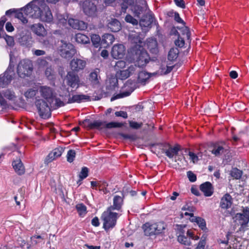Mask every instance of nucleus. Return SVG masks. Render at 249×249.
Listing matches in <instances>:
<instances>
[{
	"mask_svg": "<svg viewBox=\"0 0 249 249\" xmlns=\"http://www.w3.org/2000/svg\"><path fill=\"white\" fill-rule=\"evenodd\" d=\"M24 11L30 17L39 19L43 22L50 23L53 19L50 8L44 1L38 0L33 1L26 5Z\"/></svg>",
	"mask_w": 249,
	"mask_h": 249,
	"instance_id": "obj_1",
	"label": "nucleus"
},
{
	"mask_svg": "<svg viewBox=\"0 0 249 249\" xmlns=\"http://www.w3.org/2000/svg\"><path fill=\"white\" fill-rule=\"evenodd\" d=\"M142 7L139 9L138 6L132 8V13L134 16L140 18L142 15V18L140 19V25L142 27L150 28L152 24L155 20L153 13L148 8L147 3L146 1L142 0Z\"/></svg>",
	"mask_w": 249,
	"mask_h": 249,
	"instance_id": "obj_2",
	"label": "nucleus"
},
{
	"mask_svg": "<svg viewBox=\"0 0 249 249\" xmlns=\"http://www.w3.org/2000/svg\"><path fill=\"white\" fill-rule=\"evenodd\" d=\"M166 227V224L163 222L146 223L143 225V229L145 235H151L164 233Z\"/></svg>",
	"mask_w": 249,
	"mask_h": 249,
	"instance_id": "obj_3",
	"label": "nucleus"
},
{
	"mask_svg": "<svg viewBox=\"0 0 249 249\" xmlns=\"http://www.w3.org/2000/svg\"><path fill=\"white\" fill-rule=\"evenodd\" d=\"M111 211L107 209L101 216V218L103 221V227L105 230L113 228L116 224L118 214L112 212Z\"/></svg>",
	"mask_w": 249,
	"mask_h": 249,
	"instance_id": "obj_4",
	"label": "nucleus"
},
{
	"mask_svg": "<svg viewBox=\"0 0 249 249\" xmlns=\"http://www.w3.org/2000/svg\"><path fill=\"white\" fill-rule=\"evenodd\" d=\"M14 67V63L11 57L8 68L3 74L0 75V87L4 88L10 83L15 75Z\"/></svg>",
	"mask_w": 249,
	"mask_h": 249,
	"instance_id": "obj_5",
	"label": "nucleus"
},
{
	"mask_svg": "<svg viewBox=\"0 0 249 249\" xmlns=\"http://www.w3.org/2000/svg\"><path fill=\"white\" fill-rule=\"evenodd\" d=\"M58 52L62 57L70 58L75 54L76 50L71 43L61 40L58 47Z\"/></svg>",
	"mask_w": 249,
	"mask_h": 249,
	"instance_id": "obj_6",
	"label": "nucleus"
},
{
	"mask_svg": "<svg viewBox=\"0 0 249 249\" xmlns=\"http://www.w3.org/2000/svg\"><path fill=\"white\" fill-rule=\"evenodd\" d=\"M35 104L39 115L42 118L46 119L51 117V107H53L52 104L50 105L43 99L37 100Z\"/></svg>",
	"mask_w": 249,
	"mask_h": 249,
	"instance_id": "obj_7",
	"label": "nucleus"
},
{
	"mask_svg": "<svg viewBox=\"0 0 249 249\" xmlns=\"http://www.w3.org/2000/svg\"><path fill=\"white\" fill-rule=\"evenodd\" d=\"M233 219L237 225L240 226V229L247 227L249 222V208H244L242 213H237Z\"/></svg>",
	"mask_w": 249,
	"mask_h": 249,
	"instance_id": "obj_8",
	"label": "nucleus"
},
{
	"mask_svg": "<svg viewBox=\"0 0 249 249\" xmlns=\"http://www.w3.org/2000/svg\"><path fill=\"white\" fill-rule=\"evenodd\" d=\"M32 70V63L29 60H21L17 67V73L19 77L22 78L30 75Z\"/></svg>",
	"mask_w": 249,
	"mask_h": 249,
	"instance_id": "obj_9",
	"label": "nucleus"
},
{
	"mask_svg": "<svg viewBox=\"0 0 249 249\" xmlns=\"http://www.w3.org/2000/svg\"><path fill=\"white\" fill-rule=\"evenodd\" d=\"M65 80L67 85L71 88L77 89L79 87L80 78L78 75L74 71H68Z\"/></svg>",
	"mask_w": 249,
	"mask_h": 249,
	"instance_id": "obj_10",
	"label": "nucleus"
},
{
	"mask_svg": "<svg viewBox=\"0 0 249 249\" xmlns=\"http://www.w3.org/2000/svg\"><path fill=\"white\" fill-rule=\"evenodd\" d=\"M134 59L136 60V65L139 67H143L148 63L149 57L147 53L144 50H137L134 55Z\"/></svg>",
	"mask_w": 249,
	"mask_h": 249,
	"instance_id": "obj_11",
	"label": "nucleus"
},
{
	"mask_svg": "<svg viewBox=\"0 0 249 249\" xmlns=\"http://www.w3.org/2000/svg\"><path fill=\"white\" fill-rule=\"evenodd\" d=\"M38 90L41 97L51 105L55 97L54 92L53 89L48 86H40Z\"/></svg>",
	"mask_w": 249,
	"mask_h": 249,
	"instance_id": "obj_12",
	"label": "nucleus"
},
{
	"mask_svg": "<svg viewBox=\"0 0 249 249\" xmlns=\"http://www.w3.org/2000/svg\"><path fill=\"white\" fill-rule=\"evenodd\" d=\"M86 61L84 60L77 58L72 59L70 63V66L71 71L74 72H78L79 71L84 70L86 66Z\"/></svg>",
	"mask_w": 249,
	"mask_h": 249,
	"instance_id": "obj_13",
	"label": "nucleus"
},
{
	"mask_svg": "<svg viewBox=\"0 0 249 249\" xmlns=\"http://www.w3.org/2000/svg\"><path fill=\"white\" fill-rule=\"evenodd\" d=\"M191 238L192 239L197 240L198 239L199 237L197 236H195L193 232L191 230H188L187 231V236H185L183 233H180L178 235V240L180 243L185 246H190L191 244L190 240Z\"/></svg>",
	"mask_w": 249,
	"mask_h": 249,
	"instance_id": "obj_14",
	"label": "nucleus"
},
{
	"mask_svg": "<svg viewBox=\"0 0 249 249\" xmlns=\"http://www.w3.org/2000/svg\"><path fill=\"white\" fill-rule=\"evenodd\" d=\"M125 53V48L123 44H115L112 48L111 55L115 59L122 58Z\"/></svg>",
	"mask_w": 249,
	"mask_h": 249,
	"instance_id": "obj_15",
	"label": "nucleus"
},
{
	"mask_svg": "<svg viewBox=\"0 0 249 249\" xmlns=\"http://www.w3.org/2000/svg\"><path fill=\"white\" fill-rule=\"evenodd\" d=\"M83 10L85 14L89 16H93L95 15L96 6L90 1L86 0L83 4Z\"/></svg>",
	"mask_w": 249,
	"mask_h": 249,
	"instance_id": "obj_16",
	"label": "nucleus"
},
{
	"mask_svg": "<svg viewBox=\"0 0 249 249\" xmlns=\"http://www.w3.org/2000/svg\"><path fill=\"white\" fill-rule=\"evenodd\" d=\"M136 65H131L126 70L118 71L117 76L118 78L122 80L126 79L136 71Z\"/></svg>",
	"mask_w": 249,
	"mask_h": 249,
	"instance_id": "obj_17",
	"label": "nucleus"
},
{
	"mask_svg": "<svg viewBox=\"0 0 249 249\" xmlns=\"http://www.w3.org/2000/svg\"><path fill=\"white\" fill-rule=\"evenodd\" d=\"M232 204V198L231 196L226 193L221 198L220 207L223 209H228L231 207Z\"/></svg>",
	"mask_w": 249,
	"mask_h": 249,
	"instance_id": "obj_18",
	"label": "nucleus"
},
{
	"mask_svg": "<svg viewBox=\"0 0 249 249\" xmlns=\"http://www.w3.org/2000/svg\"><path fill=\"white\" fill-rule=\"evenodd\" d=\"M174 66H169L166 63H162L159 69L156 72L152 74L153 75H166L170 73L173 69Z\"/></svg>",
	"mask_w": 249,
	"mask_h": 249,
	"instance_id": "obj_19",
	"label": "nucleus"
},
{
	"mask_svg": "<svg viewBox=\"0 0 249 249\" xmlns=\"http://www.w3.org/2000/svg\"><path fill=\"white\" fill-rule=\"evenodd\" d=\"M226 144L224 142L217 143L214 144L212 153L216 156H219L224 153L226 150L225 147Z\"/></svg>",
	"mask_w": 249,
	"mask_h": 249,
	"instance_id": "obj_20",
	"label": "nucleus"
},
{
	"mask_svg": "<svg viewBox=\"0 0 249 249\" xmlns=\"http://www.w3.org/2000/svg\"><path fill=\"white\" fill-rule=\"evenodd\" d=\"M32 31L38 36H44L47 34L46 30L40 23L35 24L31 26Z\"/></svg>",
	"mask_w": 249,
	"mask_h": 249,
	"instance_id": "obj_21",
	"label": "nucleus"
},
{
	"mask_svg": "<svg viewBox=\"0 0 249 249\" xmlns=\"http://www.w3.org/2000/svg\"><path fill=\"white\" fill-rule=\"evenodd\" d=\"M90 97L89 96L84 94H76L70 97L68 99V103H73L75 102L80 103L84 101H89Z\"/></svg>",
	"mask_w": 249,
	"mask_h": 249,
	"instance_id": "obj_22",
	"label": "nucleus"
},
{
	"mask_svg": "<svg viewBox=\"0 0 249 249\" xmlns=\"http://www.w3.org/2000/svg\"><path fill=\"white\" fill-rule=\"evenodd\" d=\"M200 189L206 196H210L213 193V186L209 182H206L202 184L200 186Z\"/></svg>",
	"mask_w": 249,
	"mask_h": 249,
	"instance_id": "obj_23",
	"label": "nucleus"
},
{
	"mask_svg": "<svg viewBox=\"0 0 249 249\" xmlns=\"http://www.w3.org/2000/svg\"><path fill=\"white\" fill-rule=\"evenodd\" d=\"M146 46L149 51L154 54L158 52V43L155 38H148L146 41Z\"/></svg>",
	"mask_w": 249,
	"mask_h": 249,
	"instance_id": "obj_24",
	"label": "nucleus"
},
{
	"mask_svg": "<svg viewBox=\"0 0 249 249\" xmlns=\"http://www.w3.org/2000/svg\"><path fill=\"white\" fill-rule=\"evenodd\" d=\"M107 27L111 31L117 32L121 30V24L117 19L112 18L110 20H109Z\"/></svg>",
	"mask_w": 249,
	"mask_h": 249,
	"instance_id": "obj_25",
	"label": "nucleus"
},
{
	"mask_svg": "<svg viewBox=\"0 0 249 249\" xmlns=\"http://www.w3.org/2000/svg\"><path fill=\"white\" fill-rule=\"evenodd\" d=\"M62 149L55 148L51 153H50L48 156L47 157L45 160V162L49 163L55 159L61 156L62 153Z\"/></svg>",
	"mask_w": 249,
	"mask_h": 249,
	"instance_id": "obj_26",
	"label": "nucleus"
},
{
	"mask_svg": "<svg viewBox=\"0 0 249 249\" xmlns=\"http://www.w3.org/2000/svg\"><path fill=\"white\" fill-rule=\"evenodd\" d=\"M123 197L124 196H123L117 195L115 196L113 198V205L108 208V209L110 210H120L123 203Z\"/></svg>",
	"mask_w": 249,
	"mask_h": 249,
	"instance_id": "obj_27",
	"label": "nucleus"
},
{
	"mask_svg": "<svg viewBox=\"0 0 249 249\" xmlns=\"http://www.w3.org/2000/svg\"><path fill=\"white\" fill-rule=\"evenodd\" d=\"M152 73H148L145 71L140 72L138 76V82L142 85H145L150 77L153 75Z\"/></svg>",
	"mask_w": 249,
	"mask_h": 249,
	"instance_id": "obj_28",
	"label": "nucleus"
},
{
	"mask_svg": "<svg viewBox=\"0 0 249 249\" xmlns=\"http://www.w3.org/2000/svg\"><path fill=\"white\" fill-rule=\"evenodd\" d=\"M87 122H88V127L89 129H102L104 128L105 122L99 120L94 121L93 122L88 120Z\"/></svg>",
	"mask_w": 249,
	"mask_h": 249,
	"instance_id": "obj_29",
	"label": "nucleus"
},
{
	"mask_svg": "<svg viewBox=\"0 0 249 249\" xmlns=\"http://www.w3.org/2000/svg\"><path fill=\"white\" fill-rule=\"evenodd\" d=\"M179 146L177 145L172 147L171 146H169L167 149L165 150L164 152L166 155L169 158L171 159L174 156H177L179 151Z\"/></svg>",
	"mask_w": 249,
	"mask_h": 249,
	"instance_id": "obj_30",
	"label": "nucleus"
},
{
	"mask_svg": "<svg viewBox=\"0 0 249 249\" xmlns=\"http://www.w3.org/2000/svg\"><path fill=\"white\" fill-rule=\"evenodd\" d=\"M12 165L18 174L21 175L24 173V168L20 160L14 161Z\"/></svg>",
	"mask_w": 249,
	"mask_h": 249,
	"instance_id": "obj_31",
	"label": "nucleus"
},
{
	"mask_svg": "<svg viewBox=\"0 0 249 249\" xmlns=\"http://www.w3.org/2000/svg\"><path fill=\"white\" fill-rule=\"evenodd\" d=\"M114 37L112 35L106 34L102 36L101 44L109 46L114 42Z\"/></svg>",
	"mask_w": 249,
	"mask_h": 249,
	"instance_id": "obj_32",
	"label": "nucleus"
},
{
	"mask_svg": "<svg viewBox=\"0 0 249 249\" xmlns=\"http://www.w3.org/2000/svg\"><path fill=\"white\" fill-rule=\"evenodd\" d=\"M76 41L78 43L86 44L90 42V40L89 37L85 35L78 33L75 35V37Z\"/></svg>",
	"mask_w": 249,
	"mask_h": 249,
	"instance_id": "obj_33",
	"label": "nucleus"
},
{
	"mask_svg": "<svg viewBox=\"0 0 249 249\" xmlns=\"http://www.w3.org/2000/svg\"><path fill=\"white\" fill-rule=\"evenodd\" d=\"M99 70L96 69L92 71L89 75V80L93 85H96L99 83L98 74Z\"/></svg>",
	"mask_w": 249,
	"mask_h": 249,
	"instance_id": "obj_34",
	"label": "nucleus"
},
{
	"mask_svg": "<svg viewBox=\"0 0 249 249\" xmlns=\"http://www.w3.org/2000/svg\"><path fill=\"white\" fill-rule=\"evenodd\" d=\"M75 208L80 217H84L87 213V207L83 203L77 204Z\"/></svg>",
	"mask_w": 249,
	"mask_h": 249,
	"instance_id": "obj_35",
	"label": "nucleus"
},
{
	"mask_svg": "<svg viewBox=\"0 0 249 249\" xmlns=\"http://www.w3.org/2000/svg\"><path fill=\"white\" fill-rule=\"evenodd\" d=\"M180 32V36H182L183 37L186 38L187 40L190 42V36L191 33L189 31V29L188 27L183 25L182 27L178 28Z\"/></svg>",
	"mask_w": 249,
	"mask_h": 249,
	"instance_id": "obj_36",
	"label": "nucleus"
},
{
	"mask_svg": "<svg viewBox=\"0 0 249 249\" xmlns=\"http://www.w3.org/2000/svg\"><path fill=\"white\" fill-rule=\"evenodd\" d=\"M179 51L177 48H173L170 49L168 53V58L170 61H174L178 57Z\"/></svg>",
	"mask_w": 249,
	"mask_h": 249,
	"instance_id": "obj_37",
	"label": "nucleus"
},
{
	"mask_svg": "<svg viewBox=\"0 0 249 249\" xmlns=\"http://www.w3.org/2000/svg\"><path fill=\"white\" fill-rule=\"evenodd\" d=\"M192 221L196 222L202 230H204L206 229V222L203 218L200 217H194Z\"/></svg>",
	"mask_w": 249,
	"mask_h": 249,
	"instance_id": "obj_38",
	"label": "nucleus"
},
{
	"mask_svg": "<svg viewBox=\"0 0 249 249\" xmlns=\"http://www.w3.org/2000/svg\"><path fill=\"white\" fill-rule=\"evenodd\" d=\"M124 125V124L122 123L112 122L108 123H106L104 124V128H120Z\"/></svg>",
	"mask_w": 249,
	"mask_h": 249,
	"instance_id": "obj_39",
	"label": "nucleus"
},
{
	"mask_svg": "<svg viewBox=\"0 0 249 249\" xmlns=\"http://www.w3.org/2000/svg\"><path fill=\"white\" fill-rule=\"evenodd\" d=\"M101 40L100 36L98 35H92L91 36V40L92 43L93 45L95 48H98L100 44V42L101 43Z\"/></svg>",
	"mask_w": 249,
	"mask_h": 249,
	"instance_id": "obj_40",
	"label": "nucleus"
},
{
	"mask_svg": "<svg viewBox=\"0 0 249 249\" xmlns=\"http://www.w3.org/2000/svg\"><path fill=\"white\" fill-rule=\"evenodd\" d=\"M230 175L235 179H240L242 175V171L236 168H234L231 170Z\"/></svg>",
	"mask_w": 249,
	"mask_h": 249,
	"instance_id": "obj_41",
	"label": "nucleus"
},
{
	"mask_svg": "<svg viewBox=\"0 0 249 249\" xmlns=\"http://www.w3.org/2000/svg\"><path fill=\"white\" fill-rule=\"evenodd\" d=\"M31 241L33 245H35L40 243L43 239V237L40 235H34L31 237Z\"/></svg>",
	"mask_w": 249,
	"mask_h": 249,
	"instance_id": "obj_42",
	"label": "nucleus"
},
{
	"mask_svg": "<svg viewBox=\"0 0 249 249\" xmlns=\"http://www.w3.org/2000/svg\"><path fill=\"white\" fill-rule=\"evenodd\" d=\"M185 39H186L185 37H181L180 35L179 34L178 39L175 41L176 45L180 48L183 47L185 44L184 40Z\"/></svg>",
	"mask_w": 249,
	"mask_h": 249,
	"instance_id": "obj_43",
	"label": "nucleus"
},
{
	"mask_svg": "<svg viewBox=\"0 0 249 249\" xmlns=\"http://www.w3.org/2000/svg\"><path fill=\"white\" fill-rule=\"evenodd\" d=\"M75 155L76 153L74 150H69L67 155V161L69 162H72L75 157Z\"/></svg>",
	"mask_w": 249,
	"mask_h": 249,
	"instance_id": "obj_44",
	"label": "nucleus"
},
{
	"mask_svg": "<svg viewBox=\"0 0 249 249\" xmlns=\"http://www.w3.org/2000/svg\"><path fill=\"white\" fill-rule=\"evenodd\" d=\"M89 169L86 167H83L79 175V178L81 180L86 178L88 176Z\"/></svg>",
	"mask_w": 249,
	"mask_h": 249,
	"instance_id": "obj_45",
	"label": "nucleus"
},
{
	"mask_svg": "<svg viewBox=\"0 0 249 249\" xmlns=\"http://www.w3.org/2000/svg\"><path fill=\"white\" fill-rule=\"evenodd\" d=\"M126 62L124 60H119L116 62L115 65V69L116 71H119L125 67Z\"/></svg>",
	"mask_w": 249,
	"mask_h": 249,
	"instance_id": "obj_46",
	"label": "nucleus"
},
{
	"mask_svg": "<svg viewBox=\"0 0 249 249\" xmlns=\"http://www.w3.org/2000/svg\"><path fill=\"white\" fill-rule=\"evenodd\" d=\"M125 20L127 22L131 23L134 25H137L138 23V20L129 14H128L126 16L125 18Z\"/></svg>",
	"mask_w": 249,
	"mask_h": 249,
	"instance_id": "obj_47",
	"label": "nucleus"
},
{
	"mask_svg": "<svg viewBox=\"0 0 249 249\" xmlns=\"http://www.w3.org/2000/svg\"><path fill=\"white\" fill-rule=\"evenodd\" d=\"M36 90L30 89H28L26 92H25L24 95L27 98H32L36 95Z\"/></svg>",
	"mask_w": 249,
	"mask_h": 249,
	"instance_id": "obj_48",
	"label": "nucleus"
},
{
	"mask_svg": "<svg viewBox=\"0 0 249 249\" xmlns=\"http://www.w3.org/2000/svg\"><path fill=\"white\" fill-rule=\"evenodd\" d=\"M4 96L9 100H12L15 97L14 92L9 90H6L3 93Z\"/></svg>",
	"mask_w": 249,
	"mask_h": 249,
	"instance_id": "obj_49",
	"label": "nucleus"
},
{
	"mask_svg": "<svg viewBox=\"0 0 249 249\" xmlns=\"http://www.w3.org/2000/svg\"><path fill=\"white\" fill-rule=\"evenodd\" d=\"M120 135L123 139H128L131 141H134L137 138L136 136L135 135L121 133Z\"/></svg>",
	"mask_w": 249,
	"mask_h": 249,
	"instance_id": "obj_50",
	"label": "nucleus"
},
{
	"mask_svg": "<svg viewBox=\"0 0 249 249\" xmlns=\"http://www.w3.org/2000/svg\"><path fill=\"white\" fill-rule=\"evenodd\" d=\"M129 124L130 127L136 129L141 128L143 124L142 123H138L132 121H129Z\"/></svg>",
	"mask_w": 249,
	"mask_h": 249,
	"instance_id": "obj_51",
	"label": "nucleus"
},
{
	"mask_svg": "<svg viewBox=\"0 0 249 249\" xmlns=\"http://www.w3.org/2000/svg\"><path fill=\"white\" fill-rule=\"evenodd\" d=\"M131 92L132 91H131V92L127 91V92H123L120 93V94H117L116 96L112 97L111 99V101H113L116 99L128 96L130 94Z\"/></svg>",
	"mask_w": 249,
	"mask_h": 249,
	"instance_id": "obj_52",
	"label": "nucleus"
},
{
	"mask_svg": "<svg viewBox=\"0 0 249 249\" xmlns=\"http://www.w3.org/2000/svg\"><path fill=\"white\" fill-rule=\"evenodd\" d=\"M78 20L77 19L70 18L68 20V23L72 28L76 29Z\"/></svg>",
	"mask_w": 249,
	"mask_h": 249,
	"instance_id": "obj_53",
	"label": "nucleus"
},
{
	"mask_svg": "<svg viewBox=\"0 0 249 249\" xmlns=\"http://www.w3.org/2000/svg\"><path fill=\"white\" fill-rule=\"evenodd\" d=\"M77 28L76 29L77 30H84L87 28V24L86 23L83 21L81 20H78L77 25H76Z\"/></svg>",
	"mask_w": 249,
	"mask_h": 249,
	"instance_id": "obj_54",
	"label": "nucleus"
},
{
	"mask_svg": "<svg viewBox=\"0 0 249 249\" xmlns=\"http://www.w3.org/2000/svg\"><path fill=\"white\" fill-rule=\"evenodd\" d=\"M5 39L8 46H13L14 45V40L12 36L7 35L5 38Z\"/></svg>",
	"mask_w": 249,
	"mask_h": 249,
	"instance_id": "obj_55",
	"label": "nucleus"
},
{
	"mask_svg": "<svg viewBox=\"0 0 249 249\" xmlns=\"http://www.w3.org/2000/svg\"><path fill=\"white\" fill-rule=\"evenodd\" d=\"M187 177L191 182H195L196 180V177L192 171L187 172Z\"/></svg>",
	"mask_w": 249,
	"mask_h": 249,
	"instance_id": "obj_56",
	"label": "nucleus"
},
{
	"mask_svg": "<svg viewBox=\"0 0 249 249\" xmlns=\"http://www.w3.org/2000/svg\"><path fill=\"white\" fill-rule=\"evenodd\" d=\"M115 115L116 117H122L124 119H127L128 117L127 112L124 111H116Z\"/></svg>",
	"mask_w": 249,
	"mask_h": 249,
	"instance_id": "obj_57",
	"label": "nucleus"
},
{
	"mask_svg": "<svg viewBox=\"0 0 249 249\" xmlns=\"http://www.w3.org/2000/svg\"><path fill=\"white\" fill-rule=\"evenodd\" d=\"M176 5L180 8L184 9L185 8V3L183 0H174Z\"/></svg>",
	"mask_w": 249,
	"mask_h": 249,
	"instance_id": "obj_58",
	"label": "nucleus"
},
{
	"mask_svg": "<svg viewBox=\"0 0 249 249\" xmlns=\"http://www.w3.org/2000/svg\"><path fill=\"white\" fill-rule=\"evenodd\" d=\"M53 101L55 102L54 104L56 107H59L65 105L64 103L59 98L54 97Z\"/></svg>",
	"mask_w": 249,
	"mask_h": 249,
	"instance_id": "obj_59",
	"label": "nucleus"
},
{
	"mask_svg": "<svg viewBox=\"0 0 249 249\" xmlns=\"http://www.w3.org/2000/svg\"><path fill=\"white\" fill-rule=\"evenodd\" d=\"M174 20L178 23H181L183 25L185 24V22L182 19V18L180 17L179 14L177 12L175 13V15L174 16Z\"/></svg>",
	"mask_w": 249,
	"mask_h": 249,
	"instance_id": "obj_60",
	"label": "nucleus"
},
{
	"mask_svg": "<svg viewBox=\"0 0 249 249\" xmlns=\"http://www.w3.org/2000/svg\"><path fill=\"white\" fill-rule=\"evenodd\" d=\"M189 155L190 156V159L194 163H195L198 161V157L193 152H189Z\"/></svg>",
	"mask_w": 249,
	"mask_h": 249,
	"instance_id": "obj_61",
	"label": "nucleus"
},
{
	"mask_svg": "<svg viewBox=\"0 0 249 249\" xmlns=\"http://www.w3.org/2000/svg\"><path fill=\"white\" fill-rule=\"evenodd\" d=\"M5 28H6V30H7V31L9 32H12L14 30V28L13 27V25L9 22H8L6 23V25H5Z\"/></svg>",
	"mask_w": 249,
	"mask_h": 249,
	"instance_id": "obj_62",
	"label": "nucleus"
},
{
	"mask_svg": "<svg viewBox=\"0 0 249 249\" xmlns=\"http://www.w3.org/2000/svg\"><path fill=\"white\" fill-rule=\"evenodd\" d=\"M91 224L95 227H98L100 224L98 218L97 217H94L91 220Z\"/></svg>",
	"mask_w": 249,
	"mask_h": 249,
	"instance_id": "obj_63",
	"label": "nucleus"
},
{
	"mask_svg": "<svg viewBox=\"0 0 249 249\" xmlns=\"http://www.w3.org/2000/svg\"><path fill=\"white\" fill-rule=\"evenodd\" d=\"M205 242L204 240L200 241L198 243V246L195 249H204Z\"/></svg>",
	"mask_w": 249,
	"mask_h": 249,
	"instance_id": "obj_64",
	"label": "nucleus"
}]
</instances>
